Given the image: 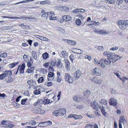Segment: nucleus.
Here are the masks:
<instances>
[{"label":"nucleus","mask_w":128,"mask_h":128,"mask_svg":"<svg viewBox=\"0 0 128 128\" xmlns=\"http://www.w3.org/2000/svg\"><path fill=\"white\" fill-rule=\"evenodd\" d=\"M62 10L65 12H67L68 10V8L65 6L62 7Z\"/></svg>","instance_id":"nucleus-61"},{"label":"nucleus","mask_w":128,"mask_h":128,"mask_svg":"<svg viewBox=\"0 0 128 128\" xmlns=\"http://www.w3.org/2000/svg\"><path fill=\"white\" fill-rule=\"evenodd\" d=\"M43 102L45 104H48L50 103V101L49 99H45L44 100Z\"/></svg>","instance_id":"nucleus-43"},{"label":"nucleus","mask_w":128,"mask_h":128,"mask_svg":"<svg viewBox=\"0 0 128 128\" xmlns=\"http://www.w3.org/2000/svg\"><path fill=\"white\" fill-rule=\"evenodd\" d=\"M66 112L65 108L59 109L54 110L52 112L53 115L56 116H63L65 114Z\"/></svg>","instance_id":"nucleus-3"},{"label":"nucleus","mask_w":128,"mask_h":128,"mask_svg":"<svg viewBox=\"0 0 128 128\" xmlns=\"http://www.w3.org/2000/svg\"><path fill=\"white\" fill-rule=\"evenodd\" d=\"M56 66L57 67H60L62 66V64L61 62V61L60 60H58L56 64Z\"/></svg>","instance_id":"nucleus-36"},{"label":"nucleus","mask_w":128,"mask_h":128,"mask_svg":"<svg viewBox=\"0 0 128 128\" xmlns=\"http://www.w3.org/2000/svg\"><path fill=\"white\" fill-rule=\"evenodd\" d=\"M11 123L10 121L3 120L1 121L0 124L2 127L12 128L14 127V125L10 124Z\"/></svg>","instance_id":"nucleus-4"},{"label":"nucleus","mask_w":128,"mask_h":128,"mask_svg":"<svg viewBox=\"0 0 128 128\" xmlns=\"http://www.w3.org/2000/svg\"><path fill=\"white\" fill-rule=\"evenodd\" d=\"M105 1L106 3L109 4H114V0H105Z\"/></svg>","instance_id":"nucleus-37"},{"label":"nucleus","mask_w":128,"mask_h":128,"mask_svg":"<svg viewBox=\"0 0 128 128\" xmlns=\"http://www.w3.org/2000/svg\"><path fill=\"white\" fill-rule=\"evenodd\" d=\"M81 75V73L79 70H77L73 74V76L74 78L76 79H78L80 76Z\"/></svg>","instance_id":"nucleus-14"},{"label":"nucleus","mask_w":128,"mask_h":128,"mask_svg":"<svg viewBox=\"0 0 128 128\" xmlns=\"http://www.w3.org/2000/svg\"><path fill=\"white\" fill-rule=\"evenodd\" d=\"M65 67L68 71H69L70 70V63L68 60L67 59L64 60Z\"/></svg>","instance_id":"nucleus-16"},{"label":"nucleus","mask_w":128,"mask_h":128,"mask_svg":"<svg viewBox=\"0 0 128 128\" xmlns=\"http://www.w3.org/2000/svg\"><path fill=\"white\" fill-rule=\"evenodd\" d=\"M84 58L88 59L89 61L90 60H91V56H86L84 57Z\"/></svg>","instance_id":"nucleus-60"},{"label":"nucleus","mask_w":128,"mask_h":128,"mask_svg":"<svg viewBox=\"0 0 128 128\" xmlns=\"http://www.w3.org/2000/svg\"><path fill=\"white\" fill-rule=\"evenodd\" d=\"M62 40L63 41L68 44L71 46H74L76 44V42L74 40H66L62 39Z\"/></svg>","instance_id":"nucleus-13"},{"label":"nucleus","mask_w":128,"mask_h":128,"mask_svg":"<svg viewBox=\"0 0 128 128\" xmlns=\"http://www.w3.org/2000/svg\"><path fill=\"white\" fill-rule=\"evenodd\" d=\"M48 16L49 19L50 20H55L58 19L57 16H55V14L54 12L51 11L48 12Z\"/></svg>","instance_id":"nucleus-9"},{"label":"nucleus","mask_w":128,"mask_h":128,"mask_svg":"<svg viewBox=\"0 0 128 128\" xmlns=\"http://www.w3.org/2000/svg\"><path fill=\"white\" fill-rule=\"evenodd\" d=\"M99 103L102 105H106L107 104V101L104 99H101L99 101Z\"/></svg>","instance_id":"nucleus-27"},{"label":"nucleus","mask_w":128,"mask_h":128,"mask_svg":"<svg viewBox=\"0 0 128 128\" xmlns=\"http://www.w3.org/2000/svg\"><path fill=\"white\" fill-rule=\"evenodd\" d=\"M76 23L77 25L78 26H80L81 24V22L80 20L78 18L76 21Z\"/></svg>","instance_id":"nucleus-41"},{"label":"nucleus","mask_w":128,"mask_h":128,"mask_svg":"<svg viewBox=\"0 0 128 128\" xmlns=\"http://www.w3.org/2000/svg\"><path fill=\"white\" fill-rule=\"evenodd\" d=\"M93 32L96 34H101V30H99L97 28H95L93 30Z\"/></svg>","instance_id":"nucleus-33"},{"label":"nucleus","mask_w":128,"mask_h":128,"mask_svg":"<svg viewBox=\"0 0 128 128\" xmlns=\"http://www.w3.org/2000/svg\"><path fill=\"white\" fill-rule=\"evenodd\" d=\"M92 24L95 26H100V24L98 22H96L95 21H93Z\"/></svg>","instance_id":"nucleus-46"},{"label":"nucleus","mask_w":128,"mask_h":128,"mask_svg":"<svg viewBox=\"0 0 128 128\" xmlns=\"http://www.w3.org/2000/svg\"><path fill=\"white\" fill-rule=\"evenodd\" d=\"M73 118L76 120L81 119L82 118V116L81 115H78L74 114Z\"/></svg>","instance_id":"nucleus-31"},{"label":"nucleus","mask_w":128,"mask_h":128,"mask_svg":"<svg viewBox=\"0 0 128 128\" xmlns=\"http://www.w3.org/2000/svg\"><path fill=\"white\" fill-rule=\"evenodd\" d=\"M102 70L100 68H96L92 70L91 74L94 76H100L102 74Z\"/></svg>","instance_id":"nucleus-6"},{"label":"nucleus","mask_w":128,"mask_h":128,"mask_svg":"<svg viewBox=\"0 0 128 128\" xmlns=\"http://www.w3.org/2000/svg\"><path fill=\"white\" fill-rule=\"evenodd\" d=\"M29 124H31L32 125H34L36 124V122L34 120H30L29 123Z\"/></svg>","instance_id":"nucleus-48"},{"label":"nucleus","mask_w":128,"mask_h":128,"mask_svg":"<svg viewBox=\"0 0 128 128\" xmlns=\"http://www.w3.org/2000/svg\"><path fill=\"white\" fill-rule=\"evenodd\" d=\"M49 2L48 0H46L41 1L40 2V4H48Z\"/></svg>","instance_id":"nucleus-49"},{"label":"nucleus","mask_w":128,"mask_h":128,"mask_svg":"<svg viewBox=\"0 0 128 128\" xmlns=\"http://www.w3.org/2000/svg\"><path fill=\"white\" fill-rule=\"evenodd\" d=\"M37 36L39 37V38H38L42 40L45 41H48V39L46 37L43 36Z\"/></svg>","instance_id":"nucleus-32"},{"label":"nucleus","mask_w":128,"mask_h":128,"mask_svg":"<svg viewBox=\"0 0 128 128\" xmlns=\"http://www.w3.org/2000/svg\"><path fill=\"white\" fill-rule=\"evenodd\" d=\"M116 23L119 28L121 30H124L128 26V20H118Z\"/></svg>","instance_id":"nucleus-2"},{"label":"nucleus","mask_w":128,"mask_h":128,"mask_svg":"<svg viewBox=\"0 0 128 128\" xmlns=\"http://www.w3.org/2000/svg\"><path fill=\"white\" fill-rule=\"evenodd\" d=\"M27 83L29 85L31 86H35L36 84V82L32 80H29L28 81Z\"/></svg>","instance_id":"nucleus-24"},{"label":"nucleus","mask_w":128,"mask_h":128,"mask_svg":"<svg viewBox=\"0 0 128 128\" xmlns=\"http://www.w3.org/2000/svg\"><path fill=\"white\" fill-rule=\"evenodd\" d=\"M71 18V17L69 15H64L59 20V22L60 23H62L64 22H68L70 21Z\"/></svg>","instance_id":"nucleus-8"},{"label":"nucleus","mask_w":128,"mask_h":128,"mask_svg":"<svg viewBox=\"0 0 128 128\" xmlns=\"http://www.w3.org/2000/svg\"><path fill=\"white\" fill-rule=\"evenodd\" d=\"M56 64V61H52L48 69L52 71H54V68L53 67L55 66Z\"/></svg>","instance_id":"nucleus-20"},{"label":"nucleus","mask_w":128,"mask_h":128,"mask_svg":"<svg viewBox=\"0 0 128 128\" xmlns=\"http://www.w3.org/2000/svg\"><path fill=\"white\" fill-rule=\"evenodd\" d=\"M40 72L41 73H43L44 74H45L46 73L47 71L46 70L45 68H41L40 69Z\"/></svg>","instance_id":"nucleus-42"},{"label":"nucleus","mask_w":128,"mask_h":128,"mask_svg":"<svg viewBox=\"0 0 128 128\" xmlns=\"http://www.w3.org/2000/svg\"><path fill=\"white\" fill-rule=\"evenodd\" d=\"M72 52L75 54H82L83 52V51L80 49L74 48H72Z\"/></svg>","instance_id":"nucleus-17"},{"label":"nucleus","mask_w":128,"mask_h":128,"mask_svg":"<svg viewBox=\"0 0 128 128\" xmlns=\"http://www.w3.org/2000/svg\"><path fill=\"white\" fill-rule=\"evenodd\" d=\"M25 66L24 63H23L21 66L20 68L19 71L20 74L24 73V70L25 69Z\"/></svg>","instance_id":"nucleus-23"},{"label":"nucleus","mask_w":128,"mask_h":128,"mask_svg":"<svg viewBox=\"0 0 128 128\" xmlns=\"http://www.w3.org/2000/svg\"><path fill=\"white\" fill-rule=\"evenodd\" d=\"M101 31H102L101 32V34L102 35H106L109 33V31H106L104 30H101Z\"/></svg>","instance_id":"nucleus-40"},{"label":"nucleus","mask_w":128,"mask_h":128,"mask_svg":"<svg viewBox=\"0 0 128 128\" xmlns=\"http://www.w3.org/2000/svg\"><path fill=\"white\" fill-rule=\"evenodd\" d=\"M49 65V63L48 62H46L44 64H43V66L46 68H48Z\"/></svg>","instance_id":"nucleus-54"},{"label":"nucleus","mask_w":128,"mask_h":128,"mask_svg":"<svg viewBox=\"0 0 128 128\" xmlns=\"http://www.w3.org/2000/svg\"><path fill=\"white\" fill-rule=\"evenodd\" d=\"M46 122H44L40 123L38 125V126L41 127H44L45 126L44 124Z\"/></svg>","instance_id":"nucleus-39"},{"label":"nucleus","mask_w":128,"mask_h":128,"mask_svg":"<svg viewBox=\"0 0 128 128\" xmlns=\"http://www.w3.org/2000/svg\"><path fill=\"white\" fill-rule=\"evenodd\" d=\"M99 108L102 114L105 116H106L107 113L105 112V108L103 106H100L98 107Z\"/></svg>","instance_id":"nucleus-21"},{"label":"nucleus","mask_w":128,"mask_h":128,"mask_svg":"<svg viewBox=\"0 0 128 128\" xmlns=\"http://www.w3.org/2000/svg\"><path fill=\"white\" fill-rule=\"evenodd\" d=\"M76 16H77L80 18L81 20H83L84 19V17L82 16L81 14L80 13H78L77 15H76Z\"/></svg>","instance_id":"nucleus-56"},{"label":"nucleus","mask_w":128,"mask_h":128,"mask_svg":"<svg viewBox=\"0 0 128 128\" xmlns=\"http://www.w3.org/2000/svg\"><path fill=\"white\" fill-rule=\"evenodd\" d=\"M8 55V54L5 52H3L0 55V57L2 58H5Z\"/></svg>","instance_id":"nucleus-38"},{"label":"nucleus","mask_w":128,"mask_h":128,"mask_svg":"<svg viewBox=\"0 0 128 128\" xmlns=\"http://www.w3.org/2000/svg\"><path fill=\"white\" fill-rule=\"evenodd\" d=\"M6 82L7 83H10L13 80L12 78L11 77H8V78H6L5 79Z\"/></svg>","instance_id":"nucleus-28"},{"label":"nucleus","mask_w":128,"mask_h":128,"mask_svg":"<svg viewBox=\"0 0 128 128\" xmlns=\"http://www.w3.org/2000/svg\"><path fill=\"white\" fill-rule=\"evenodd\" d=\"M42 56L44 59L46 60L48 57V54L47 53L45 52L42 54Z\"/></svg>","instance_id":"nucleus-35"},{"label":"nucleus","mask_w":128,"mask_h":128,"mask_svg":"<svg viewBox=\"0 0 128 128\" xmlns=\"http://www.w3.org/2000/svg\"><path fill=\"white\" fill-rule=\"evenodd\" d=\"M54 74L53 72H49L48 75V78H52L53 77Z\"/></svg>","instance_id":"nucleus-47"},{"label":"nucleus","mask_w":128,"mask_h":128,"mask_svg":"<svg viewBox=\"0 0 128 128\" xmlns=\"http://www.w3.org/2000/svg\"><path fill=\"white\" fill-rule=\"evenodd\" d=\"M114 54V52H110L109 51H106L104 52L103 54L104 56L108 57V61L110 62V63L111 62V61H110V58Z\"/></svg>","instance_id":"nucleus-11"},{"label":"nucleus","mask_w":128,"mask_h":128,"mask_svg":"<svg viewBox=\"0 0 128 128\" xmlns=\"http://www.w3.org/2000/svg\"><path fill=\"white\" fill-rule=\"evenodd\" d=\"M64 79L68 83H72L74 82V80L72 77L68 73H65L64 74Z\"/></svg>","instance_id":"nucleus-7"},{"label":"nucleus","mask_w":128,"mask_h":128,"mask_svg":"<svg viewBox=\"0 0 128 128\" xmlns=\"http://www.w3.org/2000/svg\"><path fill=\"white\" fill-rule=\"evenodd\" d=\"M120 80H121L123 82H124L126 80H128V78H126V76H124L122 78H121V79H120Z\"/></svg>","instance_id":"nucleus-57"},{"label":"nucleus","mask_w":128,"mask_h":128,"mask_svg":"<svg viewBox=\"0 0 128 128\" xmlns=\"http://www.w3.org/2000/svg\"><path fill=\"white\" fill-rule=\"evenodd\" d=\"M40 100L38 99L36 102L34 104V106H37L38 104L40 102Z\"/></svg>","instance_id":"nucleus-55"},{"label":"nucleus","mask_w":128,"mask_h":128,"mask_svg":"<svg viewBox=\"0 0 128 128\" xmlns=\"http://www.w3.org/2000/svg\"><path fill=\"white\" fill-rule=\"evenodd\" d=\"M114 0L116 4L118 5L121 4L122 2V0Z\"/></svg>","instance_id":"nucleus-59"},{"label":"nucleus","mask_w":128,"mask_h":128,"mask_svg":"<svg viewBox=\"0 0 128 128\" xmlns=\"http://www.w3.org/2000/svg\"><path fill=\"white\" fill-rule=\"evenodd\" d=\"M90 80L94 82L97 84H100L101 83L102 80L99 79L96 77H94L90 79Z\"/></svg>","instance_id":"nucleus-18"},{"label":"nucleus","mask_w":128,"mask_h":128,"mask_svg":"<svg viewBox=\"0 0 128 128\" xmlns=\"http://www.w3.org/2000/svg\"><path fill=\"white\" fill-rule=\"evenodd\" d=\"M94 62L95 64L98 66H101L102 68H104L106 67L105 64L109 65L110 64V62L104 58H102L99 62L96 58H94Z\"/></svg>","instance_id":"nucleus-1"},{"label":"nucleus","mask_w":128,"mask_h":128,"mask_svg":"<svg viewBox=\"0 0 128 128\" xmlns=\"http://www.w3.org/2000/svg\"><path fill=\"white\" fill-rule=\"evenodd\" d=\"M69 58L70 59V60L72 62H73V60L74 59V56L73 54H71L69 56Z\"/></svg>","instance_id":"nucleus-50"},{"label":"nucleus","mask_w":128,"mask_h":128,"mask_svg":"<svg viewBox=\"0 0 128 128\" xmlns=\"http://www.w3.org/2000/svg\"><path fill=\"white\" fill-rule=\"evenodd\" d=\"M109 103L110 105L114 106H115L117 104L116 100L112 98H110Z\"/></svg>","instance_id":"nucleus-12"},{"label":"nucleus","mask_w":128,"mask_h":128,"mask_svg":"<svg viewBox=\"0 0 128 128\" xmlns=\"http://www.w3.org/2000/svg\"><path fill=\"white\" fill-rule=\"evenodd\" d=\"M118 46H116L115 47H113V48H110V50H116L118 49Z\"/></svg>","instance_id":"nucleus-58"},{"label":"nucleus","mask_w":128,"mask_h":128,"mask_svg":"<svg viewBox=\"0 0 128 128\" xmlns=\"http://www.w3.org/2000/svg\"><path fill=\"white\" fill-rule=\"evenodd\" d=\"M27 100V98H24L22 99L21 101V103L22 105L24 104L26 102V100Z\"/></svg>","instance_id":"nucleus-51"},{"label":"nucleus","mask_w":128,"mask_h":128,"mask_svg":"<svg viewBox=\"0 0 128 128\" xmlns=\"http://www.w3.org/2000/svg\"><path fill=\"white\" fill-rule=\"evenodd\" d=\"M53 84V83L52 82H47L46 86H52Z\"/></svg>","instance_id":"nucleus-62"},{"label":"nucleus","mask_w":128,"mask_h":128,"mask_svg":"<svg viewBox=\"0 0 128 128\" xmlns=\"http://www.w3.org/2000/svg\"><path fill=\"white\" fill-rule=\"evenodd\" d=\"M66 53V52L65 51H62L61 52V54L62 56H64Z\"/></svg>","instance_id":"nucleus-63"},{"label":"nucleus","mask_w":128,"mask_h":128,"mask_svg":"<svg viewBox=\"0 0 128 128\" xmlns=\"http://www.w3.org/2000/svg\"><path fill=\"white\" fill-rule=\"evenodd\" d=\"M31 111L33 113L42 114L44 112V110L37 107H35L31 109Z\"/></svg>","instance_id":"nucleus-5"},{"label":"nucleus","mask_w":128,"mask_h":128,"mask_svg":"<svg viewBox=\"0 0 128 128\" xmlns=\"http://www.w3.org/2000/svg\"><path fill=\"white\" fill-rule=\"evenodd\" d=\"M82 98L78 96L75 95L73 97V99L74 101L76 102H79L82 101Z\"/></svg>","instance_id":"nucleus-22"},{"label":"nucleus","mask_w":128,"mask_h":128,"mask_svg":"<svg viewBox=\"0 0 128 128\" xmlns=\"http://www.w3.org/2000/svg\"><path fill=\"white\" fill-rule=\"evenodd\" d=\"M3 73L4 78H5L6 77L10 76L12 74V72L11 70H6L4 71Z\"/></svg>","instance_id":"nucleus-19"},{"label":"nucleus","mask_w":128,"mask_h":128,"mask_svg":"<svg viewBox=\"0 0 128 128\" xmlns=\"http://www.w3.org/2000/svg\"><path fill=\"white\" fill-rule=\"evenodd\" d=\"M81 9H77L72 11V12L73 13H76L77 12H82Z\"/></svg>","instance_id":"nucleus-52"},{"label":"nucleus","mask_w":128,"mask_h":128,"mask_svg":"<svg viewBox=\"0 0 128 128\" xmlns=\"http://www.w3.org/2000/svg\"><path fill=\"white\" fill-rule=\"evenodd\" d=\"M120 56L117 55L116 54L114 53V54L110 58V61H111L113 63H115L120 58Z\"/></svg>","instance_id":"nucleus-10"},{"label":"nucleus","mask_w":128,"mask_h":128,"mask_svg":"<svg viewBox=\"0 0 128 128\" xmlns=\"http://www.w3.org/2000/svg\"><path fill=\"white\" fill-rule=\"evenodd\" d=\"M38 83H40L44 81V78L43 77L40 78L37 80Z\"/></svg>","instance_id":"nucleus-45"},{"label":"nucleus","mask_w":128,"mask_h":128,"mask_svg":"<svg viewBox=\"0 0 128 128\" xmlns=\"http://www.w3.org/2000/svg\"><path fill=\"white\" fill-rule=\"evenodd\" d=\"M34 67H32L30 68H28L27 69L26 72H27L28 74L32 73L34 72Z\"/></svg>","instance_id":"nucleus-29"},{"label":"nucleus","mask_w":128,"mask_h":128,"mask_svg":"<svg viewBox=\"0 0 128 128\" xmlns=\"http://www.w3.org/2000/svg\"><path fill=\"white\" fill-rule=\"evenodd\" d=\"M34 93L35 94L38 95L40 94V90L36 89L34 91Z\"/></svg>","instance_id":"nucleus-44"},{"label":"nucleus","mask_w":128,"mask_h":128,"mask_svg":"<svg viewBox=\"0 0 128 128\" xmlns=\"http://www.w3.org/2000/svg\"><path fill=\"white\" fill-rule=\"evenodd\" d=\"M122 123V122L123 124L126 122V121L125 120V118L123 116H121L120 118L119 122Z\"/></svg>","instance_id":"nucleus-25"},{"label":"nucleus","mask_w":128,"mask_h":128,"mask_svg":"<svg viewBox=\"0 0 128 128\" xmlns=\"http://www.w3.org/2000/svg\"><path fill=\"white\" fill-rule=\"evenodd\" d=\"M48 16V12H45L42 15V17H45Z\"/></svg>","instance_id":"nucleus-64"},{"label":"nucleus","mask_w":128,"mask_h":128,"mask_svg":"<svg viewBox=\"0 0 128 128\" xmlns=\"http://www.w3.org/2000/svg\"><path fill=\"white\" fill-rule=\"evenodd\" d=\"M120 72L119 71H118V72H114V74H115L116 76L120 79H121V78L119 75V73Z\"/></svg>","instance_id":"nucleus-53"},{"label":"nucleus","mask_w":128,"mask_h":128,"mask_svg":"<svg viewBox=\"0 0 128 128\" xmlns=\"http://www.w3.org/2000/svg\"><path fill=\"white\" fill-rule=\"evenodd\" d=\"M90 90H86L84 91V96H86V98H88L90 96Z\"/></svg>","instance_id":"nucleus-26"},{"label":"nucleus","mask_w":128,"mask_h":128,"mask_svg":"<svg viewBox=\"0 0 128 128\" xmlns=\"http://www.w3.org/2000/svg\"><path fill=\"white\" fill-rule=\"evenodd\" d=\"M2 18H10V19H17L18 18H19L17 17H10V16H2Z\"/></svg>","instance_id":"nucleus-34"},{"label":"nucleus","mask_w":128,"mask_h":128,"mask_svg":"<svg viewBox=\"0 0 128 128\" xmlns=\"http://www.w3.org/2000/svg\"><path fill=\"white\" fill-rule=\"evenodd\" d=\"M98 104L96 103V101H95L91 103L90 106L93 109L95 110L98 111Z\"/></svg>","instance_id":"nucleus-15"},{"label":"nucleus","mask_w":128,"mask_h":128,"mask_svg":"<svg viewBox=\"0 0 128 128\" xmlns=\"http://www.w3.org/2000/svg\"><path fill=\"white\" fill-rule=\"evenodd\" d=\"M18 62H14L10 64H9V66L11 68H13L16 66L18 64Z\"/></svg>","instance_id":"nucleus-30"}]
</instances>
